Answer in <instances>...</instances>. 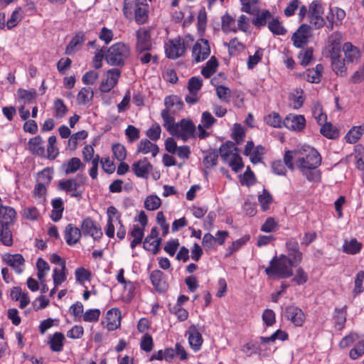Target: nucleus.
Returning a JSON list of instances; mask_svg holds the SVG:
<instances>
[{
  "label": "nucleus",
  "mask_w": 364,
  "mask_h": 364,
  "mask_svg": "<svg viewBox=\"0 0 364 364\" xmlns=\"http://www.w3.org/2000/svg\"><path fill=\"white\" fill-rule=\"evenodd\" d=\"M321 164L320 154L314 148L304 146L295 151V165L309 181H318L321 171L317 168Z\"/></svg>",
  "instance_id": "obj_1"
},
{
  "label": "nucleus",
  "mask_w": 364,
  "mask_h": 364,
  "mask_svg": "<svg viewBox=\"0 0 364 364\" xmlns=\"http://www.w3.org/2000/svg\"><path fill=\"white\" fill-rule=\"evenodd\" d=\"M164 126L173 136L181 139L183 141L196 137V127L190 119H182L180 122H175L173 117L168 122L164 121Z\"/></svg>",
  "instance_id": "obj_2"
},
{
  "label": "nucleus",
  "mask_w": 364,
  "mask_h": 364,
  "mask_svg": "<svg viewBox=\"0 0 364 364\" xmlns=\"http://www.w3.org/2000/svg\"><path fill=\"white\" fill-rule=\"evenodd\" d=\"M219 154L223 162L228 164L233 171L237 173L242 170L244 164L239 154V149L232 141H228L219 149Z\"/></svg>",
  "instance_id": "obj_3"
},
{
  "label": "nucleus",
  "mask_w": 364,
  "mask_h": 364,
  "mask_svg": "<svg viewBox=\"0 0 364 364\" xmlns=\"http://www.w3.org/2000/svg\"><path fill=\"white\" fill-rule=\"evenodd\" d=\"M148 9L146 0H124V15L127 18L134 16L135 21L139 24H143L147 21Z\"/></svg>",
  "instance_id": "obj_4"
},
{
  "label": "nucleus",
  "mask_w": 364,
  "mask_h": 364,
  "mask_svg": "<svg viewBox=\"0 0 364 364\" xmlns=\"http://www.w3.org/2000/svg\"><path fill=\"white\" fill-rule=\"evenodd\" d=\"M292 267L291 259L287 255H281L270 261L269 266L265 268L264 272L268 277L277 275L279 278H289L293 274Z\"/></svg>",
  "instance_id": "obj_5"
},
{
  "label": "nucleus",
  "mask_w": 364,
  "mask_h": 364,
  "mask_svg": "<svg viewBox=\"0 0 364 364\" xmlns=\"http://www.w3.org/2000/svg\"><path fill=\"white\" fill-rule=\"evenodd\" d=\"M86 181L85 176L78 174L75 178L59 181L58 189L80 200L82 197Z\"/></svg>",
  "instance_id": "obj_6"
},
{
  "label": "nucleus",
  "mask_w": 364,
  "mask_h": 364,
  "mask_svg": "<svg viewBox=\"0 0 364 364\" xmlns=\"http://www.w3.org/2000/svg\"><path fill=\"white\" fill-rule=\"evenodd\" d=\"M130 54L129 48L123 43H117L110 46L105 53V60L112 66H122Z\"/></svg>",
  "instance_id": "obj_7"
},
{
  "label": "nucleus",
  "mask_w": 364,
  "mask_h": 364,
  "mask_svg": "<svg viewBox=\"0 0 364 364\" xmlns=\"http://www.w3.org/2000/svg\"><path fill=\"white\" fill-rule=\"evenodd\" d=\"M189 41H193L190 36L170 40L166 46V54L168 58L176 59L184 55Z\"/></svg>",
  "instance_id": "obj_8"
},
{
  "label": "nucleus",
  "mask_w": 364,
  "mask_h": 364,
  "mask_svg": "<svg viewBox=\"0 0 364 364\" xmlns=\"http://www.w3.org/2000/svg\"><path fill=\"white\" fill-rule=\"evenodd\" d=\"M166 108L161 112V117L164 121H171L176 112L183 108V103L176 95L168 96L164 100Z\"/></svg>",
  "instance_id": "obj_9"
},
{
  "label": "nucleus",
  "mask_w": 364,
  "mask_h": 364,
  "mask_svg": "<svg viewBox=\"0 0 364 364\" xmlns=\"http://www.w3.org/2000/svg\"><path fill=\"white\" fill-rule=\"evenodd\" d=\"M323 9L318 1H314L309 6L308 16L310 23L313 24L316 29L322 28L325 25V21L322 15Z\"/></svg>",
  "instance_id": "obj_10"
},
{
  "label": "nucleus",
  "mask_w": 364,
  "mask_h": 364,
  "mask_svg": "<svg viewBox=\"0 0 364 364\" xmlns=\"http://www.w3.org/2000/svg\"><path fill=\"white\" fill-rule=\"evenodd\" d=\"M311 37V28L308 24H301L293 33L291 41L296 48H303L306 45Z\"/></svg>",
  "instance_id": "obj_11"
},
{
  "label": "nucleus",
  "mask_w": 364,
  "mask_h": 364,
  "mask_svg": "<svg viewBox=\"0 0 364 364\" xmlns=\"http://www.w3.org/2000/svg\"><path fill=\"white\" fill-rule=\"evenodd\" d=\"M136 50L151 51L153 43L151 38L150 31L145 28H140L136 32Z\"/></svg>",
  "instance_id": "obj_12"
},
{
  "label": "nucleus",
  "mask_w": 364,
  "mask_h": 364,
  "mask_svg": "<svg viewBox=\"0 0 364 364\" xmlns=\"http://www.w3.org/2000/svg\"><path fill=\"white\" fill-rule=\"evenodd\" d=\"M210 54V48L208 40L201 38L193 47L192 57L195 62L199 63L205 60Z\"/></svg>",
  "instance_id": "obj_13"
},
{
  "label": "nucleus",
  "mask_w": 364,
  "mask_h": 364,
  "mask_svg": "<svg viewBox=\"0 0 364 364\" xmlns=\"http://www.w3.org/2000/svg\"><path fill=\"white\" fill-rule=\"evenodd\" d=\"M120 75L121 72L117 68L108 70L106 79L103 80L100 85V90L104 93L109 92L117 85Z\"/></svg>",
  "instance_id": "obj_14"
},
{
  "label": "nucleus",
  "mask_w": 364,
  "mask_h": 364,
  "mask_svg": "<svg viewBox=\"0 0 364 364\" xmlns=\"http://www.w3.org/2000/svg\"><path fill=\"white\" fill-rule=\"evenodd\" d=\"M81 229L84 235L91 236L95 240L100 239L102 236L101 228L90 218L83 220Z\"/></svg>",
  "instance_id": "obj_15"
},
{
  "label": "nucleus",
  "mask_w": 364,
  "mask_h": 364,
  "mask_svg": "<svg viewBox=\"0 0 364 364\" xmlns=\"http://www.w3.org/2000/svg\"><path fill=\"white\" fill-rule=\"evenodd\" d=\"M285 316L296 326H301L306 318L303 311L294 306H289L286 308Z\"/></svg>",
  "instance_id": "obj_16"
},
{
  "label": "nucleus",
  "mask_w": 364,
  "mask_h": 364,
  "mask_svg": "<svg viewBox=\"0 0 364 364\" xmlns=\"http://www.w3.org/2000/svg\"><path fill=\"white\" fill-rule=\"evenodd\" d=\"M283 124L288 129L300 131L304 128L306 119L303 115L290 114L284 119Z\"/></svg>",
  "instance_id": "obj_17"
},
{
  "label": "nucleus",
  "mask_w": 364,
  "mask_h": 364,
  "mask_svg": "<svg viewBox=\"0 0 364 364\" xmlns=\"http://www.w3.org/2000/svg\"><path fill=\"white\" fill-rule=\"evenodd\" d=\"M152 168V165L146 158L134 162L132 166L133 172L139 178H147Z\"/></svg>",
  "instance_id": "obj_18"
},
{
  "label": "nucleus",
  "mask_w": 364,
  "mask_h": 364,
  "mask_svg": "<svg viewBox=\"0 0 364 364\" xmlns=\"http://www.w3.org/2000/svg\"><path fill=\"white\" fill-rule=\"evenodd\" d=\"M28 149L33 155L40 157L46 156L43 140L40 135L36 136L29 139L28 142Z\"/></svg>",
  "instance_id": "obj_19"
},
{
  "label": "nucleus",
  "mask_w": 364,
  "mask_h": 364,
  "mask_svg": "<svg viewBox=\"0 0 364 364\" xmlns=\"http://www.w3.org/2000/svg\"><path fill=\"white\" fill-rule=\"evenodd\" d=\"M188 334V343L191 348L198 351L200 349L203 342L202 336L195 325H191L187 331Z\"/></svg>",
  "instance_id": "obj_20"
},
{
  "label": "nucleus",
  "mask_w": 364,
  "mask_h": 364,
  "mask_svg": "<svg viewBox=\"0 0 364 364\" xmlns=\"http://www.w3.org/2000/svg\"><path fill=\"white\" fill-rule=\"evenodd\" d=\"M81 236V230L74 225L70 223L65 227V240L68 245L73 246L77 244L80 241Z\"/></svg>",
  "instance_id": "obj_21"
},
{
  "label": "nucleus",
  "mask_w": 364,
  "mask_h": 364,
  "mask_svg": "<svg viewBox=\"0 0 364 364\" xmlns=\"http://www.w3.org/2000/svg\"><path fill=\"white\" fill-rule=\"evenodd\" d=\"M121 311L116 308L109 309L106 314V327L109 331H114L120 326Z\"/></svg>",
  "instance_id": "obj_22"
},
{
  "label": "nucleus",
  "mask_w": 364,
  "mask_h": 364,
  "mask_svg": "<svg viewBox=\"0 0 364 364\" xmlns=\"http://www.w3.org/2000/svg\"><path fill=\"white\" fill-rule=\"evenodd\" d=\"M151 282L154 289L159 292H164L168 288L164 273L160 270H154L150 274Z\"/></svg>",
  "instance_id": "obj_23"
},
{
  "label": "nucleus",
  "mask_w": 364,
  "mask_h": 364,
  "mask_svg": "<svg viewBox=\"0 0 364 364\" xmlns=\"http://www.w3.org/2000/svg\"><path fill=\"white\" fill-rule=\"evenodd\" d=\"M346 16V12L343 9L336 7L331 9V16H327L328 24L326 25L327 28L330 31L333 29L334 25L338 26L342 23L343 19Z\"/></svg>",
  "instance_id": "obj_24"
},
{
  "label": "nucleus",
  "mask_w": 364,
  "mask_h": 364,
  "mask_svg": "<svg viewBox=\"0 0 364 364\" xmlns=\"http://www.w3.org/2000/svg\"><path fill=\"white\" fill-rule=\"evenodd\" d=\"M85 41V33L82 31L77 32L71 39L65 48V54L73 55L78 50Z\"/></svg>",
  "instance_id": "obj_25"
},
{
  "label": "nucleus",
  "mask_w": 364,
  "mask_h": 364,
  "mask_svg": "<svg viewBox=\"0 0 364 364\" xmlns=\"http://www.w3.org/2000/svg\"><path fill=\"white\" fill-rule=\"evenodd\" d=\"M159 151L158 146L152 143L149 139H142L137 144L136 152L143 154H151L153 157H155Z\"/></svg>",
  "instance_id": "obj_26"
},
{
  "label": "nucleus",
  "mask_w": 364,
  "mask_h": 364,
  "mask_svg": "<svg viewBox=\"0 0 364 364\" xmlns=\"http://www.w3.org/2000/svg\"><path fill=\"white\" fill-rule=\"evenodd\" d=\"M4 260L17 273L22 272L21 266L24 264V258L21 254H7L4 257Z\"/></svg>",
  "instance_id": "obj_27"
},
{
  "label": "nucleus",
  "mask_w": 364,
  "mask_h": 364,
  "mask_svg": "<svg viewBox=\"0 0 364 364\" xmlns=\"http://www.w3.org/2000/svg\"><path fill=\"white\" fill-rule=\"evenodd\" d=\"M37 92L35 89H31L29 90L19 88L17 90L18 101L21 105H26V104L31 103L36 98Z\"/></svg>",
  "instance_id": "obj_28"
},
{
  "label": "nucleus",
  "mask_w": 364,
  "mask_h": 364,
  "mask_svg": "<svg viewBox=\"0 0 364 364\" xmlns=\"http://www.w3.org/2000/svg\"><path fill=\"white\" fill-rule=\"evenodd\" d=\"M0 225L6 223L7 225H12L16 218V212L10 206H3L0 209Z\"/></svg>",
  "instance_id": "obj_29"
},
{
  "label": "nucleus",
  "mask_w": 364,
  "mask_h": 364,
  "mask_svg": "<svg viewBox=\"0 0 364 364\" xmlns=\"http://www.w3.org/2000/svg\"><path fill=\"white\" fill-rule=\"evenodd\" d=\"M144 235V228H140L137 225H134L132 230L129 232V235L133 238L131 241L130 247L134 250L136 245L141 243Z\"/></svg>",
  "instance_id": "obj_30"
},
{
  "label": "nucleus",
  "mask_w": 364,
  "mask_h": 364,
  "mask_svg": "<svg viewBox=\"0 0 364 364\" xmlns=\"http://www.w3.org/2000/svg\"><path fill=\"white\" fill-rule=\"evenodd\" d=\"M53 210L51 211V219L54 222H57L62 218L64 210L63 203L61 198L53 199L51 202Z\"/></svg>",
  "instance_id": "obj_31"
},
{
  "label": "nucleus",
  "mask_w": 364,
  "mask_h": 364,
  "mask_svg": "<svg viewBox=\"0 0 364 364\" xmlns=\"http://www.w3.org/2000/svg\"><path fill=\"white\" fill-rule=\"evenodd\" d=\"M9 226L6 223L0 225V241L7 247H11L13 245V235Z\"/></svg>",
  "instance_id": "obj_32"
},
{
  "label": "nucleus",
  "mask_w": 364,
  "mask_h": 364,
  "mask_svg": "<svg viewBox=\"0 0 364 364\" xmlns=\"http://www.w3.org/2000/svg\"><path fill=\"white\" fill-rule=\"evenodd\" d=\"M83 167L84 165L82 164L80 159L77 157L71 158L63 166V171L66 174L74 173Z\"/></svg>",
  "instance_id": "obj_33"
},
{
  "label": "nucleus",
  "mask_w": 364,
  "mask_h": 364,
  "mask_svg": "<svg viewBox=\"0 0 364 364\" xmlns=\"http://www.w3.org/2000/svg\"><path fill=\"white\" fill-rule=\"evenodd\" d=\"M65 336L62 333L56 332L49 341L50 348L53 352H60L63 348Z\"/></svg>",
  "instance_id": "obj_34"
},
{
  "label": "nucleus",
  "mask_w": 364,
  "mask_h": 364,
  "mask_svg": "<svg viewBox=\"0 0 364 364\" xmlns=\"http://www.w3.org/2000/svg\"><path fill=\"white\" fill-rule=\"evenodd\" d=\"M222 31L224 33H230L233 32L236 33L237 31V26H235V19L233 18L228 14H225L222 16Z\"/></svg>",
  "instance_id": "obj_35"
},
{
  "label": "nucleus",
  "mask_w": 364,
  "mask_h": 364,
  "mask_svg": "<svg viewBox=\"0 0 364 364\" xmlns=\"http://www.w3.org/2000/svg\"><path fill=\"white\" fill-rule=\"evenodd\" d=\"M363 134H364V124L362 125H360V126L353 127L346 134L345 139L347 142L350 143V144H354L358 141V140L361 137V136Z\"/></svg>",
  "instance_id": "obj_36"
},
{
  "label": "nucleus",
  "mask_w": 364,
  "mask_h": 364,
  "mask_svg": "<svg viewBox=\"0 0 364 364\" xmlns=\"http://www.w3.org/2000/svg\"><path fill=\"white\" fill-rule=\"evenodd\" d=\"M218 67V61L217 58L215 56H212L203 68L201 74L205 78H209L216 72Z\"/></svg>",
  "instance_id": "obj_37"
},
{
  "label": "nucleus",
  "mask_w": 364,
  "mask_h": 364,
  "mask_svg": "<svg viewBox=\"0 0 364 364\" xmlns=\"http://www.w3.org/2000/svg\"><path fill=\"white\" fill-rule=\"evenodd\" d=\"M364 291V270L359 271L355 277L354 287L352 290L353 297Z\"/></svg>",
  "instance_id": "obj_38"
},
{
  "label": "nucleus",
  "mask_w": 364,
  "mask_h": 364,
  "mask_svg": "<svg viewBox=\"0 0 364 364\" xmlns=\"http://www.w3.org/2000/svg\"><path fill=\"white\" fill-rule=\"evenodd\" d=\"M343 248L344 252L350 255H355L361 250L362 244L355 238H353L350 241H346Z\"/></svg>",
  "instance_id": "obj_39"
},
{
  "label": "nucleus",
  "mask_w": 364,
  "mask_h": 364,
  "mask_svg": "<svg viewBox=\"0 0 364 364\" xmlns=\"http://www.w3.org/2000/svg\"><path fill=\"white\" fill-rule=\"evenodd\" d=\"M323 69V68L321 64L316 65L315 68L308 69L306 70V80L313 83L319 82Z\"/></svg>",
  "instance_id": "obj_40"
},
{
  "label": "nucleus",
  "mask_w": 364,
  "mask_h": 364,
  "mask_svg": "<svg viewBox=\"0 0 364 364\" xmlns=\"http://www.w3.org/2000/svg\"><path fill=\"white\" fill-rule=\"evenodd\" d=\"M94 92L90 87H82L77 95V100L78 104L85 105L93 98Z\"/></svg>",
  "instance_id": "obj_41"
},
{
  "label": "nucleus",
  "mask_w": 364,
  "mask_h": 364,
  "mask_svg": "<svg viewBox=\"0 0 364 364\" xmlns=\"http://www.w3.org/2000/svg\"><path fill=\"white\" fill-rule=\"evenodd\" d=\"M312 114L317 123L322 125L327 120V115L323 113L322 106L318 102H315L312 107Z\"/></svg>",
  "instance_id": "obj_42"
},
{
  "label": "nucleus",
  "mask_w": 364,
  "mask_h": 364,
  "mask_svg": "<svg viewBox=\"0 0 364 364\" xmlns=\"http://www.w3.org/2000/svg\"><path fill=\"white\" fill-rule=\"evenodd\" d=\"M218 152L215 150H211L206 153L203 159V164L205 168H211L217 165Z\"/></svg>",
  "instance_id": "obj_43"
},
{
  "label": "nucleus",
  "mask_w": 364,
  "mask_h": 364,
  "mask_svg": "<svg viewBox=\"0 0 364 364\" xmlns=\"http://www.w3.org/2000/svg\"><path fill=\"white\" fill-rule=\"evenodd\" d=\"M321 126L320 132L324 136L328 139H336L338 137V130L333 127L331 123L326 122Z\"/></svg>",
  "instance_id": "obj_44"
},
{
  "label": "nucleus",
  "mask_w": 364,
  "mask_h": 364,
  "mask_svg": "<svg viewBox=\"0 0 364 364\" xmlns=\"http://www.w3.org/2000/svg\"><path fill=\"white\" fill-rule=\"evenodd\" d=\"M258 200L260 203L262 210L263 211H266L269 209V206L272 203L273 198L269 191L264 189L262 193L258 196Z\"/></svg>",
  "instance_id": "obj_45"
},
{
  "label": "nucleus",
  "mask_w": 364,
  "mask_h": 364,
  "mask_svg": "<svg viewBox=\"0 0 364 364\" xmlns=\"http://www.w3.org/2000/svg\"><path fill=\"white\" fill-rule=\"evenodd\" d=\"M265 122L275 128H281L284 126L283 121L277 112H272L264 118Z\"/></svg>",
  "instance_id": "obj_46"
},
{
  "label": "nucleus",
  "mask_w": 364,
  "mask_h": 364,
  "mask_svg": "<svg viewBox=\"0 0 364 364\" xmlns=\"http://www.w3.org/2000/svg\"><path fill=\"white\" fill-rule=\"evenodd\" d=\"M161 242V238H156V239H153L151 240H148L147 237H145L143 246L145 250L151 252L154 255H156L160 250Z\"/></svg>",
  "instance_id": "obj_47"
},
{
  "label": "nucleus",
  "mask_w": 364,
  "mask_h": 364,
  "mask_svg": "<svg viewBox=\"0 0 364 364\" xmlns=\"http://www.w3.org/2000/svg\"><path fill=\"white\" fill-rule=\"evenodd\" d=\"M268 28L274 35L283 36L286 34L287 29L281 24L278 19L274 18L268 23Z\"/></svg>",
  "instance_id": "obj_48"
},
{
  "label": "nucleus",
  "mask_w": 364,
  "mask_h": 364,
  "mask_svg": "<svg viewBox=\"0 0 364 364\" xmlns=\"http://www.w3.org/2000/svg\"><path fill=\"white\" fill-rule=\"evenodd\" d=\"M161 204V199L154 195L147 196L144 200V208L148 210H155L160 207Z\"/></svg>",
  "instance_id": "obj_49"
},
{
  "label": "nucleus",
  "mask_w": 364,
  "mask_h": 364,
  "mask_svg": "<svg viewBox=\"0 0 364 364\" xmlns=\"http://www.w3.org/2000/svg\"><path fill=\"white\" fill-rule=\"evenodd\" d=\"M55 117L58 119H61L65 117L68 112V108L65 105L63 100L58 98L54 101L53 103Z\"/></svg>",
  "instance_id": "obj_50"
},
{
  "label": "nucleus",
  "mask_w": 364,
  "mask_h": 364,
  "mask_svg": "<svg viewBox=\"0 0 364 364\" xmlns=\"http://www.w3.org/2000/svg\"><path fill=\"white\" fill-rule=\"evenodd\" d=\"M342 41V34L339 32H334L328 37V43L331 46V51L335 53L340 50Z\"/></svg>",
  "instance_id": "obj_51"
},
{
  "label": "nucleus",
  "mask_w": 364,
  "mask_h": 364,
  "mask_svg": "<svg viewBox=\"0 0 364 364\" xmlns=\"http://www.w3.org/2000/svg\"><path fill=\"white\" fill-rule=\"evenodd\" d=\"M263 57V50L258 48L254 55H250L247 61V68L249 70L253 69L259 62L261 61Z\"/></svg>",
  "instance_id": "obj_52"
},
{
  "label": "nucleus",
  "mask_w": 364,
  "mask_h": 364,
  "mask_svg": "<svg viewBox=\"0 0 364 364\" xmlns=\"http://www.w3.org/2000/svg\"><path fill=\"white\" fill-rule=\"evenodd\" d=\"M228 51L231 55H236L245 50V45L237 38H232L228 43Z\"/></svg>",
  "instance_id": "obj_53"
},
{
  "label": "nucleus",
  "mask_w": 364,
  "mask_h": 364,
  "mask_svg": "<svg viewBox=\"0 0 364 364\" xmlns=\"http://www.w3.org/2000/svg\"><path fill=\"white\" fill-rule=\"evenodd\" d=\"M336 314L334 316L336 326L341 330L343 328L346 321V306L336 309Z\"/></svg>",
  "instance_id": "obj_54"
},
{
  "label": "nucleus",
  "mask_w": 364,
  "mask_h": 364,
  "mask_svg": "<svg viewBox=\"0 0 364 364\" xmlns=\"http://www.w3.org/2000/svg\"><path fill=\"white\" fill-rule=\"evenodd\" d=\"M313 52L312 48L300 51L298 58L301 65L307 66L311 63L313 58Z\"/></svg>",
  "instance_id": "obj_55"
},
{
  "label": "nucleus",
  "mask_w": 364,
  "mask_h": 364,
  "mask_svg": "<svg viewBox=\"0 0 364 364\" xmlns=\"http://www.w3.org/2000/svg\"><path fill=\"white\" fill-rule=\"evenodd\" d=\"M245 129L239 124H235L232 132V138L237 144H240L245 139Z\"/></svg>",
  "instance_id": "obj_56"
},
{
  "label": "nucleus",
  "mask_w": 364,
  "mask_h": 364,
  "mask_svg": "<svg viewBox=\"0 0 364 364\" xmlns=\"http://www.w3.org/2000/svg\"><path fill=\"white\" fill-rule=\"evenodd\" d=\"M137 59L142 64H147L152 60L153 62L156 63L158 58L156 55H152L150 51H141L136 50Z\"/></svg>",
  "instance_id": "obj_57"
},
{
  "label": "nucleus",
  "mask_w": 364,
  "mask_h": 364,
  "mask_svg": "<svg viewBox=\"0 0 364 364\" xmlns=\"http://www.w3.org/2000/svg\"><path fill=\"white\" fill-rule=\"evenodd\" d=\"M114 156L119 161H124L127 157V150L124 145L115 144L112 147Z\"/></svg>",
  "instance_id": "obj_58"
},
{
  "label": "nucleus",
  "mask_w": 364,
  "mask_h": 364,
  "mask_svg": "<svg viewBox=\"0 0 364 364\" xmlns=\"http://www.w3.org/2000/svg\"><path fill=\"white\" fill-rule=\"evenodd\" d=\"M271 17V13L268 10H264L253 20L252 23L256 27L263 26Z\"/></svg>",
  "instance_id": "obj_59"
},
{
  "label": "nucleus",
  "mask_w": 364,
  "mask_h": 364,
  "mask_svg": "<svg viewBox=\"0 0 364 364\" xmlns=\"http://www.w3.org/2000/svg\"><path fill=\"white\" fill-rule=\"evenodd\" d=\"M216 94L218 98L223 101L228 102L231 97V90L225 86L218 85L216 87Z\"/></svg>",
  "instance_id": "obj_60"
},
{
  "label": "nucleus",
  "mask_w": 364,
  "mask_h": 364,
  "mask_svg": "<svg viewBox=\"0 0 364 364\" xmlns=\"http://www.w3.org/2000/svg\"><path fill=\"white\" fill-rule=\"evenodd\" d=\"M100 311L98 309H92L86 311L82 316L85 322H97L100 316Z\"/></svg>",
  "instance_id": "obj_61"
},
{
  "label": "nucleus",
  "mask_w": 364,
  "mask_h": 364,
  "mask_svg": "<svg viewBox=\"0 0 364 364\" xmlns=\"http://www.w3.org/2000/svg\"><path fill=\"white\" fill-rule=\"evenodd\" d=\"M140 347L143 350L146 352H150L152 350L154 347V341L151 335L149 333H145L142 336L140 343Z\"/></svg>",
  "instance_id": "obj_62"
},
{
  "label": "nucleus",
  "mask_w": 364,
  "mask_h": 364,
  "mask_svg": "<svg viewBox=\"0 0 364 364\" xmlns=\"http://www.w3.org/2000/svg\"><path fill=\"white\" fill-rule=\"evenodd\" d=\"M354 159L356 167L360 170H364V149L359 148L355 150Z\"/></svg>",
  "instance_id": "obj_63"
},
{
  "label": "nucleus",
  "mask_w": 364,
  "mask_h": 364,
  "mask_svg": "<svg viewBox=\"0 0 364 364\" xmlns=\"http://www.w3.org/2000/svg\"><path fill=\"white\" fill-rule=\"evenodd\" d=\"M364 354V340L360 341L356 346L352 348L349 353L350 357L355 360Z\"/></svg>",
  "instance_id": "obj_64"
}]
</instances>
